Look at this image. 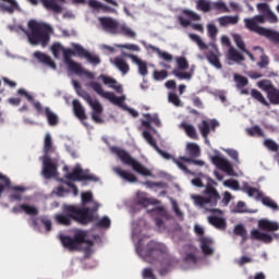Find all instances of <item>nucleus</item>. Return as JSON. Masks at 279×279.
<instances>
[{"mask_svg":"<svg viewBox=\"0 0 279 279\" xmlns=\"http://www.w3.org/2000/svg\"><path fill=\"white\" fill-rule=\"evenodd\" d=\"M88 202H93V193L85 192L82 193V204L83 208L75 207L73 205H64L63 213L54 215V220L57 223L61 226H71V220L77 221L78 223H90V221H95L97 218V213L95 210H90L89 208H85Z\"/></svg>","mask_w":279,"mask_h":279,"instance_id":"f257e3e1","label":"nucleus"},{"mask_svg":"<svg viewBox=\"0 0 279 279\" xmlns=\"http://www.w3.org/2000/svg\"><path fill=\"white\" fill-rule=\"evenodd\" d=\"M145 230L144 221H141L138 225H134L132 239L135 243V250L138 256L147 263H155V258H162L165 253L156 242L147 243V240H145Z\"/></svg>","mask_w":279,"mask_h":279,"instance_id":"f03ea898","label":"nucleus"},{"mask_svg":"<svg viewBox=\"0 0 279 279\" xmlns=\"http://www.w3.org/2000/svg\"><path fill=\"white\" fill-rule=\"evenodd\" d=\"M191 199H193L195 206H199V208H205V210L213 213V215L208 217V222L214 226V228H217L218 230H223L226 228V219L221 217L223 211L220 209L208 208V206H217V202H219V192H217V190L207 187L205 197L192 194Z\"/></svg>","mask_w":279,"mask_h":279,"instance_id":"7ed1b4c3","label":"nucleus"},{"mask_svg":"<svg viewBox=\"0 0 279 279\" xmlns=\"http://www.w3.org/2000/svg\"><path fill=\"white\" fill-rule=\"evenodd\" d=\"M12 32H17L21 34H26L28 38V43L31 45H40L43 47H47V43H49V36L53 33V28L49 26V24L31 20L27 22V29H24L21 26H9Z\"/></svg>","mask_w":279,"mask_h":279,"instance_id":"20e7f679","label":"nucleus"},{"mask_svg":"<svg viewBox=\"0 0 279 279\" xmlns=\"http://www.w3.org/2000/svg\"><path fill=\"white\" fill-rule=\"evenodd\" d=\"M51 51L54 58H63L64 64L70 73L78 75V77H84L85 80H95V74L82 68V64L71 60V56H75V48L64 49L60 44H53L51 46Z\"/></svg>","mask_w":279,"mask_h":279,"instance_id":"39448f33","label":"nucleus"},{"mask_svg":"<svg viewBox=\"0 0 279 279\" xmlns=\"http://www.w3.org/2000/svg\"><path fill=\"white\" fill-rule=\"evenodd\" d=\"M59 239L66 250H83L86 256H90L95 252L93 250V242L88 240V232L86 231L76 230L74 232V239L60 233Z\"/></svg>","mask_w":279,"mask_h":279,"instance_id":"423d86ee","label":"nucleus"},{"mask_svg":"<svg viewBox=\"0 0 279 279\" xmlns=\"http://www.w3.org/2000/svg\"><path fill=\"white\" fill-rule=\"evenodd\" d=\"M56 148L53 147V141L51 140V134L47 133L44 137V154L45 156L40 157L43 161V175L46 179L56 178L58 175V166L56 161L51 159L49 154L54 151Z\"/></svg>","mask_w":279,"mask_h":279,"instance_id":"0eeeda50","label":"nucleus"},{"mask_svg":"<svg viewBox=\"0 0 279 279\" xmlns=\"http://www.w3.org/2000/svg\"><path fill=\"white\" fill-rule=\"evenodd\" d=\"M264 23L265 15H255L253 17L244 19V25L246 29H248V32H255V34H258L259 36H265L274 43H279V33L262 27L260 25H263Z\"/></svg>","mask_w":279,"mask_h":279,"instance_id":"6e6552de","label":"nucleus"},{"mask_svg":"<svg viewBox=\"0 0 279 279\" xmlns=\"http://www.w3.org/2000/svg\"><path fill=\"white\" fill-rule=\"evenodd\" d=\"M90 88L97 93L102 99H107V101H110V104H113V106H118L119 108H122L123 110H128L129 113H131L132 117H138V112L132 108H128L125 106V99L128 97L125 95L117 96L114 93L106 92L104 90V87H101V84L97 82L90 83Z\"/></svg>","mask_w":279,"mask_h":279,"instance_id":"1a4fd4ad","label":"nucleus"},{"mask_svg":"<svg viewBox=\"0 0 279 279\" xmlns=\"http://www.w3.org/2000/svg\"><path fill=\"white\" fill-rule=\"evenodd\" d=\"M189 38H191L193 43H196L201 51L208 50L206 58L211 66H215V69H221V61H219V49L217 46H215V44L208 46L206 43H204V40H202V37L193 33L189 34Z\"/></svg>","mask_w":279,"mask_h":279,"instance_id":"9d476101","label":"nucleus"},{"mask_svg":"<svg viewBox=\"0 0 279 279\" xmlns=\"http://www.w3.org/2000/svg\"><path fill=\"white\" fill-rule=\"evenodd\" d=\"M112 154H116L118 158H120L121 162L123 165H128L129 167H132L133 170H135L136 173L140 175H143L144 178H151V170L147 169L145 166H143L141 162H138L136 159L132 158L130 154H128L125 150L119 148V147H112L111 148Z\"/></svg>","mask_w":279,"mask_h":279,"instance_id":"9b49d317","label":"nucleus"},{"mask_svg":"<svg viewBox=\"0 0 279 279\" xmlns=\"http://www.w3.org/2000/svg\"><path fill=\"white\" fill-rule=\"evenodd\" d=\"M72 84L77 95L83 97V99H85V101H87V104L93 109V121H95V123H102L104 119L101 118V112H104V107L101 106V102H99L98 100H93V98H90V95H88L86 92H82V88L80 87V83L77 81H73Z\"/></svg>","mask_w":279,"mask_h":279,"instance_id":"f8f14e48","label":"nucleus"},{"mask_svg":"<svg viewBox=\"0 0 279 279\" xmlns=\"http://www.w3.org/2000/svg\"><path fill=\"white\" fill-rule=\"evenodd\" d=\"M177 66L179 70H173V76L178 80H186L187 82L193 80V74L195 73V65L191 66L190 72H182L189 69V61L184 57L177 58Z\"/></svg>","mask_w":279,"mask_h":279,"instance_id":"ddd939ff","label":"nucleus"},{"mask_svg":"<svg viewBox=\"0 0 279 279\" xmlns=\"http://www.w3.org/2000/svg\"><path fill=\"white\" fill-rule=\"evenodd\" d=\"M210 160L215 167L227 173V175L236 177V172L232 168V162L226 159L219 151L215 150V155L210 156Z\"/></svg>","mask_w":279,"mask_h":279,"instance_id":"4468645a","label":"nucleus"},{"mask_svg":"<svg viewBox=\"0 0 279 279\" xmlns=\"http://www.w3.org/2000/svg\"><path fill=\"white\" fill-rule=\"evenodd\" d=\"M183 260H184V269H194L197 267V263H199V258H197V248L195 246H185L183 248Z\"/></svg>","mask_w":279,"mask_h":279,"instance_id":"2eb2a0df","label":"nucleus"},{"mask_svg":"<svg viewBox=\"0 0 279 279\" xmlns=\"http://www.w3.org/2000/svg\"><path fill=\"white\" fill-rule=\"evenodd\" d=\"M65 178L68 180H72L73 182L75 181H82V180H90L92 182H97V177L94 174L88 173V170H83L80 165H76L73 169L72 172L65 173Z\"/></svg>","mask_w":279,"mask_h":279,"instance_id":"dca6fc26","label":"nucleus"},{"mask_svg":"<svg viewBox=\"0 0 279 279\" xmlns=\"http://www.w3.org/2000/svg\"><path fill=\"white\" fill-rule=\"evenodd\" d=\"M72 47H74L75 49V56H78V58H86L87 62H89L90 64H99V62H101L98 56L92 54L82 46L77 44H72Z\"/></svg>","mask_w":279,"mask_h":279,"instance_id":"f3484780","label":"nucleus"},{"mask_svg":"<svg viewBox=\"0 0 279 279\" xmlns=\"http://www.w3.org/2000/svg\"><path fill=\"white\" fill-rule=\"evenodd\" d=\"M199 247L205 256H213L215 254V241H213V238H199Z\"/></svg>","mask_w":279,"mask_h":279,"instance_id":"a211bd4d","label":"nucleus"},{"mask_svg":"<svg viewBox=\"0 0 279 279\" xmlns=\"http://www.w3.org/2000/svg\"><path fill=\"white\" fill-rule=\"evenodd\" d=\"M143 137L148 143V145H150V147H154V149H156V151L159 154V156H161V158H165V160H171L173 158L169 153L158 148V146L156 145V141L154 140V137H151V133H149V131H144Z\"/></svg>","mask_w":279,"mask_h":279,"instance_id":"6ab92c4d","label":"nucleus"},{"mask_svg":"<svg viewBox=\"0 0 279 279\" xmlns=\"http://www.w3.org/2000/svg\"><path fill=\"white\" fill-rule=\"evenodd\" d=\"M100 24L108 34H119V23L110 17H99Z\"/></svg>","mask_w":279,"mask_h":279,"instance_id":"aec40b11","label":"nucleus"},{"mask_svg":"<svg viewBox=\"0 0 279 279\" xmlns=\"http://www.w3.org/2000/svg\"><path fill=\"white\" fill-rule=\"evenodd\" d=\"M69 191H72L74 196L80 195V190H77V186L71 183H63L61 186L57 187L52 193L57 195V197H64V195H66Z\"/></svg>","mask_w":279,"mask_h":279,"instance_id":"412c9836","label":"nucleus"},{"mask_svg":"<svg viewBox=\"0 0 279 279\" xmlns=\"http://www.w3.org/2000/svg\"><path fill=\"white\" fill-rule=\"evenodd\" d=\"M98 80H101L105 86H108V88H112L113 90H116V93H119V94L123 93V87L119 85L117 80H114L113 77L108 75H100Z\"/></svg>","mask_w":279,"mask_h":279,"instance_id":"4be33fe9","label":"nucleus"},{"mask_svg":"<svg viewBox=\"0 0 279 279\" xmlns=\"http://www.w3.org/2000/svg\"><path fill=\"white\" fill-rule=\"evenodd\" d=\"M251 236L256 239V241H262V243H271V241H274V236H278V234L260 232L258 229H254L251 232Z\"/></svg>","mask_w":279,"mask_h":279,"instance_id":"5701e85b","label":"nucleus"},{"mask_svg":"<svg viewBox=\"0 0 279 279\" xmlns=\"http://www.w3.org/2000/svg\"><path fill=\"white\" fill-rule=\"evenodd\" d=\"M258 228L265 232H276L279 230V223L269 219H260L258 220Z\"/></svg>","mask_w":279,"mask_h":279,"instance_id":"b1692460","label":"nucleus"},{"mask_svg":"<svg viewBox=\"0 0 279 279\" xmlns=\"http://www.w3.org/2000/svg\"><path fill=\"white\" fill-rule=\"evenodd\" d=\"M242 189L244 193L248 195V197H253L254 199H256V202H260V199H263V195H264L263 192H260L258 189H254L250 186L247 182L243 183Z\"/></svg>","mask_w":279,"mask_h":279,"instance_id":"393cba45","label":"nucleus"},{"mask_svg":"<svg viewBox=\"0 0 279 279\" xmlns=\"http://www.w3.org/2000/svg\"><path fill=\"white\" fill-rule=\"evenodd\" d=\"M111 62L114 66L118 68L122 75H128V73L130 72V65L128 64V62H125V59H123L122 57L111 59Z\"/></svg>","mask_w":279,"mask_h":279,"instance_id":"a878e982","label":"nucleus"},{"mask_svg":"<svg viewBox=\"0 0 279 279\" xmlns=\"http://www.w3.org/2000/svg\"><path fill=\"white\" fill-rule=\"evenodd\" d=\"M34 57L38 60V62H41V64L49 66V69H52V71H56V62H53L51 57L43 52H35Z\"/></svg>","mask_w":279,"mask_h":279,"instance_id":"bb28decb","label":"nucleus"},{"mask_svg":"<svg viewBox=\"0 0 279 279\" xmlns=\"http://www.w3.org/2000/svg\"><path fill=\"white\" fill-rule=\"evenodd\" d=\"M136 203L140 204V206L147 208V206H154V204H158V201L147 197V194L145 193L138 192L136 195Z\"/></svg>","mask_w":279,"mask_h":279,"instance_id":"cd10ccee","label":"nucleus"},{"mask_svg":"<svg viewBox=\"0 0 279 279\" xmlns=\"http://www.w3.org/2000/svg\"><path fill=\"white\" fill-rule=\"evenodd\" d=\"M114 173H117V175H119V178H121L122 180H125V182H137L136 175H134V173L128 172L119 167H114L113 168Z\"/></svg>","mask_w":279,"mask_h":279,"instance_id":"c85d7f7f","label":"nucleus"},{"mask_svg":"<svg viewBox=\"0 0 279 279\" xmlns=\"http://www.w3.org/2000/svg\"><path fill=\"white\" fill-rule=\"evenodd\" d=\"M227 60L229 64H234L239 62H243V54L239 53L236 49L230 47L227 53Z\"/></svg>","mask_w":279,"mask_h":279,"instance_id":"c756f323","label":"nucleus"},{"mask_svg":"<svg viewBox=\"0 0 279 279\" xmlns=\"http://www.w3.org/2000/svg\"><path fill=\"white\" fill-rule=\"evenodd\" d=\"M19 8V4L14 0H0V10L2 12H8V14H12L14 10Z\"/></svg>","mask_w":279,"mask_h":279,"instance_id":"7c9ffc66","label":"nucleus"},{"mask_svg":"<svg viewBox=\"0 0 279 279\" xmlns=\"http://www.w3.org/2000/svg\"><path fill=\"white\" fill-rule=\"evenodd\" d=\"M240 19L241 17L239 15H226V16L219 17L218 23L222 27H227V25H236V23H239Z\"/></svg>","mask_w":279,"mask_h":279,"instance_id":"2f4dec72","label":"nucleus"},{"mask_svg":"<svg viewBox=\"0 0 279 279\" xmlns=\"http://www.w3.org/2000/svg\"><path fill=\"white\" fill-rule=\"evenodd\" d=\"M13 213H25V215H38V208L28 204H23L17 207H14Z\"/></svg>","mask_w":279,"mask_h":279,"instance_id":"473e14b6","label":"nucleus"},{"mask_svg":"<svg viewBox=\"0 0 279 279\" xmlns=\"http://www.w3.org/2000/svg\"><path fill=\"white\" fill-rule=\"evenodd\" d=\"M129 58L138 66V73L140 75H147V63L145 61L141 60L138 57L134 54H130Z\"/></svg>","mask_w":279,"mask_h":279,"instance_id":"72a5a7b5","label":"nucleus"},{"mask_svg":"<svg viewBox=\"0 0 279 279\" xmlns=\"http://www.w3.org/2000/svg\"><path fill=\"white\" fill-rule=\"evenodd\" d=\"M232 38L236 45V47H239V49H241L242 51H244V53L246 56H248V58L254 62V60H256L254 58V54L250 53V51L245 50V43H243V38H241V35L239 34H233Z\"/></svg>","mask_w":279,"mask_h":279,"instance_id":"f704fd0d","label":"nucleus"},{"mask_svg":"<svg viewBox=\"0 0 279 279\" xmlns=\"http://www.w3.org/2000/svg\"><path fill=\"white\" fill-rule=\"evenodd\" d=\"M73 110L75 117L80 119V121H84L86 119V111H84V107L80 102V100H73Z\"/></svg>","mask_w":279,"mask_h":279,"instance_id":"c9c22d12","label":"nucleus"},{"mask_svg":"<svg viewBox=\"0 0 279 279\" xmlns=\"http://www.w3.org/2000/svg\"><path fill=\"white\" fill-rule=\"evenodd\" d=\"M149 48L153 49V51H155V53H157L159 60H163L165 62L173 61V54H171L167 51H162V50H160V48H157L154 46H149Z\"/></svg>","mask_w":279,"mask_h":279,"instance_id":"e433bc0d","label":"nucleus"},{"mask_svg":"<svg viewBox=\"0 0 279 279\" xmlns=\"http://www.w3.org/2000/svg\"><path fill=\"white\" fill-rule=\"evenodd\" d=\"M118 34H122V36H126L128 38H136V32L125 24L119 25Z\"/></svg>","mask_w":279,"mask_h":279,"instance_id":"4c0bfd02","label":"nucleus"},{"mask_svg":"<svg viewBox=\"0 0 279 279\" xmlns=\"http://www.w3.org/2000/svg\"><path fill=\"white\" fill-rule=\"evenodd\" d=\"M185 151L189 154V156H192V158H197V156L202 154L199 145L195 143H187L185 146Z\"/></svg>","mask_w":279,"mask_h":279,"instance_id":"58836bf2","label":"nucleus"},{"mask_svg":"<svg viewBox=\"0 0 279 279\" xmlns=\"http://www.w3.org/2000/svg\"><path fill=\"white\" fill-rule=\"evenodd\" d=\"M23 193H25V187L23 186H14L12 187V192L10 194V199L16 202L23 197Z\"/></svg>","mask_w":279,"mask_h":279,"instance_id":"ea45409f","label":"nucleus"},{"mask_svg":"<svg viewBox=\"0 0 279 279\" xmlns=\"http://www.w3.org/2000/svg\"><path fill=\"white\" fill-rule=\"evenodd\" d=\"M182 130H184L185 134L190 136V138H197V131H195V126L189 124L186 122L181 123Z\"/></svg>","mask_w":279,"mask_h":279,"instance_id":"a19ab883","label":"nucleus"},{"mask_svg":"<svg viewBox=\"0 0 279 279\" xmlns=\"http://www.w3.org/2000/svg\"><path fill=\"white\" fill-rule=\"evenodd\" d=\"M254 51V56H259V58L262 59V62L258 63V66H260V69H265V66L269 64V59L267 58V56L263 54V49H260V47H255Z\"/></svg>","mask_w":279,"mask_h":279,"instance_id":"79ce46f5","label":"nucleus"},{"mask_svg":"<svg viewBox=\"0 0 279 279\" xmlns=\"http://www.w3.org/2000/svg\"><path fill=\"white\" fill-rule=\"evenodd\" d=\"M198 128H199L201 134L205 138V143H207V145H210V142L208 141V134L210 133V125H208V122L206 121L201 122Z\"/></svg>","mask_w":279,"mask_h":279,"instance_id":"37998d69","label":"nucleus"},{"mask_svg":"<svg viewBox=\"0 0 279 279\" xmlns=\"http://www.w3.org/2000/svg\"><path fill=\"white\" fill-rule=\"evenodd\" d=\"M222 151H226L229 158L234 161L235 165H241V159L239 158V150L234 148H222Z\"/></svg>","mask_w":279,"mask_h":279,"instance_id":"c03bdc74","label":"nucleus"},{"mask_svg":"<svg viewBox=\"0 0 279 279\" xmlns=\"http://www.w3.org/2000/svg\"><path fill=\"white\" fill-rule=\"evenodd\" d=\"M145 117L147 120H142V124L144 125V128H149L150 123H154L155 125H160V119H158L157 114H146Z\"/></svg>","mask_w":279,"mask_h":279,"instance_id":"a18cd8bd","label":"nucleus"},{"mask_svg":"<svg viewBox=\"0 0 279 279\" xmlns=\"http://www.w3.org/2000/svg\"><path fill=\"white\" fill-rule=\"evenodd\" d=\"M196 8L201 12H210V10H213V4L208 0H198L196 2Z\"/></svg>","mask_w":279,"mask_h":279,"instance_id":"49530a36","label":"nucleus"},{"mask_svg":"<svg viewBox=\"0 0 279 279\" xmlns=\"http://www.w3.org/2000/svg\"><path fill=\"white\" fill-rule=\"evenodd\" d=\"M45 116L48 119L49 125H58V116L49 108H45Z\"/></svg>","mask_w":279,"mask_h":279,"instance_id":"de8ad7c7","label":"nucleus"},{"mask_svg":"<svg viewBox=\"0 0 279 279\" xmlns=\"http://www.w3.org/2000/svg\"><path fill=\"white\" fill-rule=\"evenodd\" d=\"M173 162L177 163V166L179 167V169H181V171H185V173H189V170L186 169V166L184 165V162H193V159L189 157H180L179 159H173Z\"/></svg>","mask_w":279,"mask_h":279,"instance_id":"09e8293b","label":"nucleus"},{"mask_svg":"<svg viewBox=\"0 0 279 279\" xmlns=\"http://www.w3.org/2000/svg\"><path fill=\"white\" fill-rule=\"evenodd\" d=\"M264 206H267L268 208H271L272 210H278V204L274 202V199L269 198V196L263 195L259 199Z\"/></svg>","mask_w":279,"mask_h":279,"instance_id":"8fccbe9b","label":"nucleus"},{"mask_svg":"<svg viewBox=\"0 0 279 279\" xmlns=\"http://www.w3.org/2000/svg\"><path fill=\"white\" fill-rule=\"evenodd\" d=\"M222 184H223V186H226V189H231V191H240L241 190V185L234 179L226 180L222 182Z\"/></svg>","mask_w":279,"mask_h":279,"instance_id":"3c124183","label":"nucleus"},{"mask_svg":"<svg viewBox=\"0 0 279 279\" xmlns=\"http://www.w3.org/2000/svg\"><path fill=\"white\" fill-rule=\"evenodd\" d=\"M44 8H46V10H52V12H61V8L58 4H54L53 1L51 0H40Z\"/></svg>","mask_w":279,"mask_h":279,"instance_id":"603ef678","label":"nucleus"},{"mask_svg":"<svg viewBox=\"0 0 279 279\" xmlns=\"http://www.w3.org/2000/svg\"><path fill=\"white\" fill-rule=\"evenodd\" d=\"M257 86L262 90H265V93H267V95H269V93H271L275 89L274 85H271V82H269V81H260L257 83Z\"/></svg>","mask_w":279,"mask_h":279,"instance_id":"864d4df0","label":"nucleus"},{"mask_svg":"<svg viewBox=\"0 0 279 279\" xmlns=\"http://www.w3.org/2000/svg\"><path fill=\"white\" fill-rule=\"evenodd\" d=\"M89 8H94V10H106V12H114V9H110L108 7H104L99 1L97 0H89L88 1Z\"/></svg>","mask_w":279,"mask_h":279,"instance_id":"5fc2aeb1","label":"nucleus"},{"mask_svg":"<svg viewBox=\"0 0 279 279\" xmlns=\"http://www.w3.org/2000/svg\"><path fill=\"white\" fill-rule=\"evenodd\" d=\"M251 95L254 99L259 101V104H263V106H269V102H267V100L265 99V96H263V94H260V92H258L256 89H252Z\"/></svg>","mask_w":279,"mask_h":279,"instance_id":"6e6d98bb","label":"nucleus"},{"mask_svg":"<svg viewBox=\"0 0 279 279\" xmlns=\"http://www.w3.org/2000/svg\"><path fill=\"white\" fill-rule=\"evenodd\" d=\"M256 8H257V11L260 14H263L262 16H266L271 11V7H269V4H267V3H257Z\"/></svg>","mask_w":279,"mask_h":279,"instance_id":"4d7b16f0","label":"nucleus"},{"mask_svg":"<svg viewBox=\"0 0 279 279\" xmlns=\"http://www.w3.org/2000/svg\"><path fill=\"white\" fill-rule=\"evenodd\" d=\"M234 233L239 236H242V241H245L247 239V231L245 230V227H243V225L235 226Z\"/></svg>","mask_w":279,"mask_h":279,"instance_id":"13d9d810","label":"nucleus"},{"mask_svg":"<svg viewBox=\"0 0 279 279\" xmlns=\"http://www.w3.org/2000/svg\"><path fill=\"white\" fill-rule=\"evenodd\" d=\"M234 82L236 83L238 88H243V86H247V78L241 75H234Z\"/></svg>","mask_w":279,"mask_h":279,"instance_id":"bf43d9fd","label":"nucleus"},{"mask_svg":"<svg viewBox=\"0 0 279 279\" xmlns=\"http://www.w3.org/2000/svg\"><path fill=\"white\" fill-rule=\"evenodd\" d=\"M268 99L270 104L279 105V92L276 88L269 92Z\"/></svg>","mask_w":279,"mask_h":279,"instance_id":"052dcab7","label":"nucleus"},{"mask_svg":"<svg viewBox=\"0 0 279 279\" xmlns=\"http://www.w3.org/2000/svg\"><path fill=\"white\" fill-rule=\"evenodd\" d=\"M246 132L250 136H264L263 135V130L259 129V126L255 125L251 129H246Z\"/></svg>","mask_w":279,"mask_h":279,"instance_id":"680f3d73","label":"nucleus"},{"mask_svg":"<svg viewBox=\"0 0 279 279\" xmlns=\"http://www.w3.org/2000/svg\"><path fill=\"white\" fill-rule=\"evenodd\" d=\"M168 76H169V73L165 70L154 72V80H156L157 82H160L162 80H167Z\"/></svg>","mask_w":279,"mask_h":279,"instance_id":"e2e57ef3","label":"nucleus"},{"mask_svg":"<svg viewBox=\"0 0 279 279\" xmlns=\"http://www.w3.org/2000/svg\"><path fill=\"white\" fill-rule=\"evenodd\" d=\"M214 7L216 10H220V12H230V8H228V4L226 2L218 0L214 3Z\"/></svg>","mask_w":279,"mask_h":279,"instance_id":"0e129e2a","label":"nucleus"},{"mask_svg":"<svg viewBox=\"0 0 279 279\" xmlns=\"http://www.w3.org/2000/svg\"><path fill=\"white\" fill-rule=\"evenodd\" d=\"M207 32H208V36L215 39L217 37V34H219V28H217L215 24H208Z\"/></svg>","mask_w":279,"mask_h":279,"instance_id":"69168bd1","label":"nucleus"},{"mask_svg":"<svg viewBox=\"0 0 279 279\" xmlns=\"http://www.w3.org/2000/svg\"><path fill=\"white\" fill-rule=\"evenodd\" d=\"M168 99L170 104H173V106H177V107L182 106V100H180V97L173 93L169 94Z\"/></svg>","mask_w":279,"mask_h":279,"instance_id":"338daca9","label":"nucleus"},{"mask_svg":"<svg viewBox=\"0 0 279 279\" xmlns=\"http://www.w3.org/2000/svg\"><path fill=\"white\" fill-rule=\"evenodd\" d=\"M265 22L267 21L268 23H278V15L274 13V11H269L266 15H264Z\"/></svg>","mask_w":279,"mask_h":279,"instance_id":"774afa93","label":"nucleus"}]
</instances>
